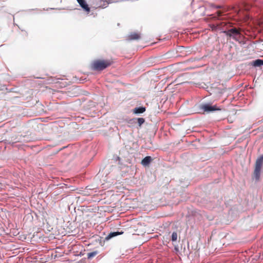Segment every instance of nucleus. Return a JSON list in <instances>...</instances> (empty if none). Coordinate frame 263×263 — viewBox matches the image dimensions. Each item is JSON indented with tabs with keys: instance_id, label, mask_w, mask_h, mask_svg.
<instances>
[{
	"instance_id": "1",
	"label": "nucleus",
	"mask_w": 263,
	"mask_h": 263,
	"mask_svg": "<svg viewBox=\"0 0 263 263\" xmlns=\"http://www.w3.org/2000/svg\"><path fill=\"white\" fill-rule=\"evenodd\" d=\"M227 22H220L216 24H213L212 26V28L213 30H219L221 33H224L226 35L230 38H232L234 40H238V37L241 35V32L240 30L235 27H232L230 28L224 29V27L227 26Z\"/></svg>"
},
{
	"instance_id": "2",
	"label": "nucleus",
	"mask_w": 263,
	"mask_h": 263,
	"mask_svg": "<svg viewBox=\"0 0 263 263\" xmlns=\"http://www.w3.org/2000/svg\"><path fill=\"white\" fill-rule=\"evenodd\" d=\"M199 110L203 113H212L216 111H224V108L217 105H213L211 102H203L199 105Z\"/></svg>"
},
{
	"instance_id": "3",
	"label": "nucleus",
	"mask_w": 263,
	"mask_h": 263,
	"mask_svg": "<svg viewBox=\"0 0 263 263\" xmlns=\"http://www.w3.org/2000/svg\"><path fill=\"white\" fill-rule=\"evenodd\" d=\"M111 64V62L107 60H97L92 62L90 68L94 71H100L106 69Z\"/></svg>"
},
{
	"instance_id": "4",
	"label": "nucleus",
	"mask_w": 263,
	"mask_h": 263,
	"mask_svg": "<svg viewBox=\"0 0 263 263\" xmlns=\"http://www.w3.org/2000/svg\"><path fill=\"white\" fill-rule=\"evenodd\" d=\"M263 164V154L258 157L255 163V168L254 170V178L256 181H258L260 178V174L262 166Z\"/></svg>"
},
{
	"instance_id": "5",
	"label": "nucleus",
	"mask_w": 263,
	"mask_h": 263,
	"mask_svg": "<svg viewBox=\"0 0 263 263\" xmlns=\"http://www.w3.org/2000/svg\"><path fill=\"white\" fill-rule=\"evenodd\" d=\"M124 233V232L123 231H114L111 232L109 234H108L105 237H100L99 239H98L100 241V244L103 246L104 245V243L106 241H108L112 239V238L116 237L118 235H122Z\"/></svg>"
},
{
	"instance_id": "6",
	"label": "nucleus",
	"mask_w": 263,
	"mask_h": 263,
	"mask_svg": "<svg viewBox=\"0 0 263 263\" xmlns=\"http://www.w3.org/2000/svg\"><path fill=\"white\" fill-rule=\"evenodd\" d=\"M111 3L110 0H92V5L95 8H105Z\"/></svg>"
},
{
	"instance_id": "7",
	"label": "nucleus",
	"mask_w": 263,
	"mask_h": 263,
	"mask_svg": "<svg viewBox=\"0 0 263 263\" xmlns=\"http://www.w3.org/2000/svg\"><path fill=\"white\" fill-rule=\"evenodd\" d=\"M159 62L158 57H151L146 60L145 64L148 66H152L158 64Z\"/></svg>"
},
{
	"instance_id": "8",
	"label": "nucleus",
	"mask_w": 263,
	"mask_h": 263,
	"mask_svg": "<svg viewBox=\"0 0 263 263\" xmlns=\"http://www.w3.org/2000/svg\"><path fill=\"white\" fill-rule=\"evenodd\" d=\"M77 1L84 11L87 13L90 11V8L85 0H77Z\"/></svg>"
},
{
	"instance_id": "9",
	"label": "nucleus",
	"mask_w": 263,
	"mask_h": 263,
	"mask_svg": "<svg viewBox=\"0 0 263 263\" xmlns=\"http://www.w3.org/2000/svg\"><path fill=\"white\" fill-rule=\"evenodd\" d=\"M146 111V107L143 106L136 107L134 108L132 112L134 114L136 115H140L141 114L144 113Z\"/></svg>"
},
{
	"instance_id": "10",
	"label": "nucleus",
	"mask_w": 263,
	"mask_h": 263,
	"mask_svg": "<svg viewBox=\"0 0 263 263\" xmlns=\"http://www.w3.org/2000/svg\"><path fill=\"white\" fill-rule=\"evenodd\" d=\"M152 160V157L147 156L142 159L141 164L144 167L148 166Z\"/></svg>"
},
{
	"instance_id": "11",
	"label": "nucleus",
	"mask_w": 263,
	"mask_h": 263,
	"mask_svg": "<svg viewBox=\"0 0 263 263\" xmlns=\"http://www.w3.org/2000/svg\"><path fill=\"white\" fill-rule=\"evenodd\" d=\"M141 35L140 33L137 32H131L126 39L128 41L138 40L140 39Z\"/></svg>"
},
{
	"instance_id": "12",
	"label": "nucleus",
	"mask_w": 263,
	"mask_h": 263,
	"mask_svg": "<svg viewBox=\"0 0 263 263\" xmlns=\"http://www.w3.org/2000/svg\"><path fill=\"white\" fill-rule=\"evenodd\" d=\"M238 40H235L236 41L238 42L240 44H241L242 46H243L244 48H246L248 47V45L247 43L248 41L246 40L245 39L242 37V34H241V35L240 37H238L237 38Z\"/></svg>"
},
{
	"instance_id": "13",
	"label": "nucleus",
	"mask_w": 263,
	"mask_h": 263,
	"mask_svg": "<svg viewBox=\"0 0 263 263\" xmlns=\"http://www.w3.org/2000/svg\"><path fill=\"white\" fill-rule=\"evenodd\" d=\"M252 65L254 67H259L263 66V60L257 59L252 62Z\"/></svg>"
},
{
	"instance_id": "14",
	"label": "nucleus",
	"mask_w": 263,
	"mask_h": 263,
	"mask_svg": "<svg viewBox=\"0 0 263 263\" xmlns=\"http://www.w3.org/2000/svg\"><path fill=\"white\" fill-rule=\"evenodd\" d=\"M145 122V120L143 118H136V124L139 127H141Z\"/></svg>"
},
{
	"instance_id": "15",
	"label": "nucleus",
	"mask_w": 263,
	"mask_h": 263,
	"mask_svg": "<svg viewBox=\"0 0 263 263\" xmlns=\"http://www.w3.org/2000/svg\"><path fill=\"white\" fill-rule=\"evenodd\" d=\"M177 238H178L177 233L176 231H174L172 233V234L170 236V239L169 238V239L170 240H171L174 243L177 240Z\"/></svg>"
},
{
	"instance_id": "16",
	"label": "nucleus",
	"mask_w": 263,
	"mask_h": 263,
	"mask_svg": "<svg viewBox=\"0 0 263 263\" xmlns=\"http://www.w3.org/2000/svg\"><path fill=\"white\" fill-rule=\"evenodd\" d=\"M126 122L130 125L129 126H134L136 124V118L129 119L126 120Z\"/></svg>"
},
{
	"instance_id": "17",
	"label": "nucleus",
	"mask_w": 263,
	"mask_h": 263,
	"mask_svg": "<svg viewBox=\"0 0 263 263\" xmlns=\"http://www.w3.org/2000/svg\"><path fill=\"white\" fill-rule=\"evenodd\" d=\"M98 254V251H95L87 253V258L91 259Z\"/></svg>"
},
{
	"instance_id": "18",
	"label": "nucleus",
	"mask_w": 263,
	"mask_h": 263,
	"mask_svg": "<svg viewBox=\"0 0 263 263\" xmlns=\"http://www.w3.org/2000/svg\"><path fill=\"white\" fill-rule=\"evenodd\" d=\"M169 234L163 236V244L167 246V243L170 242V240L168 238Z\"/></svg>"
},
{
	"instance_id": "19",
	"label": "nucleus",
	"mask_w": 263,
	"mask_h": 263,
	"mask_svg": "<svg viewBox=\"0 0 263 263\" xmlns=\"http://www.w3.org/2000/svg\"><path fill=\"white\" fill-rule=\"evenodd\" d=\"M174 251L176 254L178 255L180 253L178 246L174 245Z\"/></svg>"
},
{
	"instance_id": "20",
	"label": "nucleus",
	"mask_w": 263,
	"mask_h": 263,
	"mask_svg": "<svg viewBox=\"0 0 263 263\" xmlns=\"http://www.w3.org/2000/svg\"><path fill=\"white\" fill-rule=\"evenodd\" d=\"M212 6L213 7L215 8L216 9H219V8H221V6L220 5H215L214 4H212Z\"/></svg>"
},
{
	"instance_id": "21",
	"label": "nucleus",
	"mask_w": 263,
	"mask_h": 263,
	"mask_svg": "<svg viewBox=\"0 0 263 263\" xmlns=\"http://www.w3.org/2000/svg\"><path fill=\"white\" fill-rule=\"evenodd\" d=\"M65 148V147L64 146V147H63V148H60V149L58 152H59V151H61V150H62V149H64V148Z\"/></svg>"
},
{
	"instance_id": "22",
	"label": "nucleus",
	"mask_w": 263,
	"mask_h": 263,
	"mask_svg": "<svg viewBox=\"0 0 263 263\" xmlns=\"http://www.w3.org/2000/svg\"><path fill=\"white\" fill-rule=\"evenodd\" d=\"M168 54H169V52L166 53V54L165 55L166 56V58H168V57L167 56Z\"/></svg>"
},
{
	"instance_id": "23",
	"label": "nucleus",
	"mask_w": 263,
	"mask_h": 263,
	"mask_svg": "<svg viewBox=\"0 0 263 263\" xmlns=\"http://www.w3.org/2000/svg\"><path fill=\"white\" fill-rule=\"evenodd\" d=\"M186 255H187V256H189V254L186 253Z\"/></svg>"
}]
</instances>
